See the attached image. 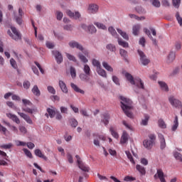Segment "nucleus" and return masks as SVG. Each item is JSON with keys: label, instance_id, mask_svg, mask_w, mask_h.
<instances>
[{"label": "nucleus", "instance_id": "10", "mask_svg": "<svg viewBox=\"0 0 182 182\" xmlns=\"http://www.w3.org/2000/svg\"><path fill=\"white\" fill-rule=\"evenodd\" d=\"M154 177V178H159L161 182H167L164 178V172H163V170L161 169H158Z\"/></svg>", "mask_w": 182, "mask_h": 182}, {"label": "nucleus", "instance_id": "11", "mask_svg": "<svg viewBox=\"0 0 182 182\" xmlns=\"http://www.w3.org/2000/svg\"><path fill=\"white\" fill-rule=\"evenodd\" d=\"M68 45L70 46V48H72L73 49H74L75 48L76 49H78L79 50H83V46H82V45H80L79 43H77L75 41H70Z\"/></svg>", "mask_w": 182, "mask_h": 182}, {"label": "nucleus", "instance_id": "36", "mask_svg": "<svg viewBox=\"0 0 182 182\" xmlns=\"http://www.w3.org/2000/svg\"><path fill=\"white\" fill-rule=\"evenodd\" d=\"M125 154L127 155V159H129V161L132 164H136V162L134 161V159H133V156L132 155V153H130V151H126Z\"/></svg>", "mask_w": 182, "mask_h": 182}, {"label": "nucleus", "instance_id": "47", "mask_svg": "<svg viewBox=\"0 0 182 182\" xmlns=\"http://www.w3.org/2000/svg\"><path fill=\"white\" fill-rule=\"evenodd\" d=\"M173 6L175 8H180V4H181V0H172Z\"/></svg>", "mask_w": 182, "mask_h": 182}, {"label": "nucleus", "instance_id": "20", "mask_svg": "<svg viewBox=\"0 0 182 182\" xmlns=\"http://www.w3.org/2000/svg\"><path fill=\"white\" fill-rule=\"evenodd\" d=\"M59 87L61 89L63 93L68 92V87H66V83H65V82H63V80L59 81Z\"/></svg>", "mask_w": 182, "mask_h": 182}, {"label": "nucleus", "instance_id": "43", "mask_svg": "<svg viewBox=\"0 0 182 182\" xmlns=\"http://www.w3.org/2000/svg\"><path fill=\"white\" fill-rule=\"evenodd\" d=\"M173 157H175L176 160H179V161H181L182 163V154L181 153L175 151L173 153Z\"/></svg>", "mask_w": 182, "mask_h": 182}, {"label": "nucleus", "instance_id": "44", "mask_svg": "<svg viewBox=\"0 0 182 182\" xmlns=\"http://www.w3.org/2000/svg\"><path fill=\"white\" fill-rule=\"evenodd\" d=\"M92 65L97 68V69H99L100 68H102V65L100 64V62L96 59H92Z\"/></svg>", "mask_w": 182, "mask_h": 182}, {"label": "nucleus", "instance_id": "24", "mask_svg": "<svg viewBox=\"0 0 182 182\" xmlns=\"http://www.w3.org/2000/svg\"><path fill=\"white\" fill-rule=\"evenodd\" d=\"M136 168L137 171H139V173H140V174L141 176L146 175V168L144 166H142L141 165L137 164L136 166Z\"/></svg>", "mask_w": 182, "mask_h": 182}, {"label": "nucleus", "instance_id": "35", "mask_svg": "<svg viewBox=\"0 0 182 182\" xmlns=\"http://www.w3.org/2000/svg\"><path fill=\"white\" fill-rule=\"evenodd\" d=\"M78 167L82 171L89 172V170H90V168H89L88 166H86L85 164H83V162H81V164H78Z\"/></svg>", "mask_w": 182, "mask_h": 182}, {"label": "nucleus", "instance_id": "58", "mask_svg": "<svg viewBox=\"0 0 182 182\" xmlns=\"http://www.w3.org/2000/svg\"><path fill=\"white\" fill-rule=\"evenodd\" d=\"M6 132H8V129L0 124V133H2V134H6Z\"/></svg>", "mask_w": 182, "mask_h": 182}, {"label": "nucleus", "instance_id": "9", "mask_svg": "<svg viewBox=\"0 0 182 182\" xmlns=\"http://www.w3.org/2000/svg\"><path fill=\"white\" fill-rule=\"evenodd\" d=\"M87 11V13L90 14H97V12L99 11V6L95 4H89Z\"/></svg>", "mask_w": 182, "mask_h": 182}, {"label": "nucleus", "instance_id": "51", "mask_svg": "<svg viewBox=\"0 0 182 182\" xmlns=\"http://www.w3.org/2000/svg\"><path fill=\"white\" fill-rule=\"evenodd\" d=\"M135 9L138 14H146V10L141 6H138L135 8Z\"/></svg>", "mask_w": 182, "mask_h": 182}, {"label": "nucleus", "instance_id": "14", "mask_svg": "<svg viewBox=\"0 0 182 182\" xmlns=\"http://www.w3.org/2000/svg\"><path fill=\"white\" fill-rule=\"evenodd\" d=\"M109 120H110V114L107 112L102 114L101 122L104 123L105 126L109 124Z\"/></svg>", "mask_w": 182, "mask_h": 182}, {"label": "nucleus", "instance_id": "21", "mask_svg": "<svg viewBox=\"0 0 182 182\" xmlns=\"http://www.w3.org/2000/svg\"><path fill=\"white\" fill-rule=\"evenodd\" d=\"M90 74L81 73L80 74V79L82 82H89L90 80Z\"/></svg>", "mask_w": 182, "mask_h": 182}, {"label": "nucleus", "instance_id": "54", "mask_svg": "<svg viewBox=\"0 0 182 182\" xmlns=\"http://www.w3.org/2000/svg\"><path fill=\"white\" fill-rule=\"evenodd\" d=\"M112 81L115 85H117L118 86H120V80H119V77H117L116 75L112 76Z\"/></svg>", "mask_w": 182, "mask_h": 182}, {"label": "nucleus", "instance_id": "25", "mask_svg": "<svg viewBox=\"0 0 182 182\" xmlns=\"http://www.w3.org/2000/svg\"><path fill=\"white\" fill-rule=\"evenodd\" d=\"M70 86L72 89L75 90V92H77V93H81V95H85V92L83 91V90H80V88H79L77 85H75V83H71Z\"/></svg>", "mask_w": 182, "mask_h": 182}, {"label": "nucleus", "instance_id": "16", "mask_svg": "<svg viewBox=\"0 0 182 182\" xmlns=\"http://www.w3.org/2000/svg\"><path fill=\"white\" fill-rule=\"evenodd\" d=\"M129 141V134L127 132L124 131L121 136L120 143L121 144H126Z\"/></svg>", "mask_w": 182, "mask_h": 182}, {"label": "nucleus", "instance_id": "2", "mask_svg": "<svg viewBox=\"0 0 182 182\" xmlns=\"http://www.w3.org/2000/svg\"><path fill=\"white\" fill-rule=\"evenodd\" d=\"M126 79L131 83V85H134L139 89H144V83L139 77L134 78L133 75L129 73H125L124 74Z\"/></svg>", "mask_w": 182, "mask_h": 182}, {"label": "nucleus", "instance_id": "19", "mask_svg": "<svg viewBox=\"0 0 182 182\" xmlns=\"http://www.w3.org/2000/svg\"><path fill=\"white\" fill-rule=\"evenodd\" d=\"M158 137L160 139L161 150L166 149V139L162 134H158Z\"/></svg>", "mask_w": 182, "mask_h": 182}, {"label": "nucleus", "instance_id": "3", "mask_svg": "<svg viewBox=\"0 0 182 182\" xmlns=\"http://www.w3.org/2000/svg\"><path fill=\"white\" fill-rule=\"evenodd\" d=\"M11 29L14 34H12V32H11V30H9L7 31L8 35H9V36H11V38H12L14 41H21V39H22V36L21 35V33L18 31L16 28L11 27Z\"/></svg>", "mask_w": 182, "mask_h": 182}, {"label": "nucleus", "instance_id": "31", "mask_svg": "<svg viewBox=\"0 0 182 182\" xmlns=\"http://www.w3.org/2000/svg\"><path fill=\"white\" fill-rule=\"evenodd\" d=\"M109 132H110L112 136H113L114 137V139L119 138V134L117 133V132H116V129L114 127H111L109 128Z\"/></svg>", "mask_w": 182, "mask_h": 182}, {"label": "nucleus", "instance_id": "38", "mask_svg": "<svg viewBox=\"0 0 182 182\" xmlns=\"http://www.w3.org/2000/svg\"><path fill=\"white\" fill-rule=\"evenodd\" d=\"M56 112L55 109H52L50 108H47V112L48 116H50V119H53L55 117V114H56Z\"/></svg>", "mask_w": 182, "mask_h": 182}, {"label": "nucleus", "instance_id": "4", "mask_svg": "<svg viewBox=\"0 0 182 182\" xmlns=\"http://www.w3.org/2000/svg\"><path fill=\"white\" fill-rule=\"evenodd\" d=\"M22 102L23 104V107H22L23 112H25L26 113H30L31 114L34 113V112H36V109H31L26 107L27 106H31V105H32V102H31L29 100L23 99Z\"/></svg>", "mask_w": 182, "mask_h": 182}, {"label": "nucleus", "instance_id": "46", "mask_svg": "<svg viewBox=\"0 0 182 182\" xmlns=\"http://www.w3.org/2000/svg\"><path fill=\"white\" fill-rule=\"evenodd\" d=\"M23 151L24 152V154H26V156H27V157H28L29 159H33V156H32V153L31 152V151H29V149H23Z\"/></svg>", "mask_w": 182, "mask_h": 182}, {"label": "nucleus", "instance_id": "49", "mask_svg": "<svg viewBox=\"0 0 182 182\" xmlns=\"http://www.w3.org/2000/svg\"><path fill=\"white\" fill-rule=\"evenodd\" d=\"M87 31H89L90 33H96L97 30H96L95 26L92 25L87 27Z\"/></svg>", "mask_w": 182, "mask_h": 182}, {"label": "nucleus", "instance_id": "12", "mask_svg": "<svg viewBox=\"0 0 182 182\" xmlns=\"http://www.w3.org/2000/svg\"><path fill=\"white\" fill-rule=\"evenodd\" d=\"M18 114H19L20 117H22V119H23L28 124H33V122L32 121V119H31V117H29V115L23 112H18Z\"/></svg>", "mask_w": 182, "mask_h": 182}, {"label": "nucleus", "instance_id": "62", "mask_svg": "<svg viewBox=\"0 0 182 182\" xmlns=\"http://www.w3.org/2000/svg\"><path fill=\"white\" fill-rule=\"evenodd\" d=\"M176 19H177L180 26H182V18H181V16H180V14L176 13Z\"/></svg>", "mask_w": 182, "mask_h": 182}, {"label": "nucleus", "instance_id": "50", "mask_svg": "<svg viewBox=\"0 0 182 182\" xmlns=\"http://www.w3.org/2000/svg\"><path fill=\"white\" fill-rule=\"evenodd\" d=\"M94 25H95V26H97V28H98L99 29H106V26H105L102 23L95 22L94 23Z\"/></svg>", "mask_w": 182, "mask_h": 182}, {"label": "nucleus", "instance_id": "27", "mask_svg": "<svg viewBox=\"0 0 182 182\" xmlns=\"http://www.w3.org/2000/svg\"><path fill=\"white\" fill-rule=\"evenodd\" d=\"M97 73L100 75V76H102V77H107V74L106 73V70L102 69V67L97 69Z\"/></svg>", "mask_w": 182, "mask_h": 182}, {"label": "nucleus", "instance_id": "28", "mask_svg": "<svg viewBox=\"0 0 182 182\" xmlns=\"http://www.w3.org/2000/svg\"><path fill=\"white\" fill-rule=\"evenodd\" d=\"M178 127V117L176 116L173 120V125L172 126V131L176 132Z\"/></svg>", "mask_w": 182, "mask_h": 182}, {"label": "nucleus", "instance_id": "17", "mask_svg": "<svg viewBox=\"0 0 182 182\" xmlns=\"http://www.w3.org/2000/svg\"><path fill=\"white\" fill-rule=\"evenodd\" d=\"M6 116L7 117H9V119H11L12 121L16 123V124H19L21 123V120L19 119V118H18L16 115L11 113H7Z\"/></svg>", "mask_w": 182, "mask_h": 182}, {"label": "nucleus", "instance_id": "8", "mask_svg": "<svg viewBox=\"0 0 182 182\" xmlns=\"http://www.w3.org/2000/svg\"><path fill=\"white\" fill-rule=\"evenodd\" d=\"M93 137H94V144L95 146H97L98 147L100 146V141L99 140H103V141L106 140V136L103 135H99L97 134H93Z\"/></svg>", "mask_w": 182, "mask_h": 182}, {"label": "nucleus", "instance_id": "1", "mask_svg": "<svg viewBox=\"0 0 182 182\" xmlns=\"http://www.w3.org/2000/svg\"><path fill=\"white\" fill-rule=\"evenodd\" d=\"M120 100H121V107L123 112L125 113L127 117H129L130 119H132V117H133V114H132L130 110H132V105L133 102H132V100H130V99H128L124 97H120Z\"/></svg>", "mask_w": 182, "mask_h": 182}, {"label": "nucleus", "instance_id": "23", "mask_svg": "<svg viewBox=\"0 0 182 182\" xmlns=\"http://www.w3.org/2000/svg\"><path fill=\"white\" fill-rule=\"evenodd\" d=\"M149 120H150V116L144 114V119H142L141 122V126H147L149 124Z\"/></svg>", "mask_w": 182, "mask_h": 182}, {"label": "nucleus", "instance_id": "7", "mask_svg": "<svg viewBox=\"0 0 182 182\" xmlns=\"http://www.w3.org/2000/svg\"><path fill=\"white\" fill-rule=\"evenodd\" d=\"M138 53L140 56V62L142 65L146 66L148 63H150V60L148 59V58L146 56V55H144V53H143V51L138 50Z\"/></svg>", "mask_w": 182, "mask_h": 182}, {"label": "nucleus", "instance_id": "39", "mask_svg": "<svg viewBox=\"0 0 182 182\" xmlns=\"http://www.w3.org/2000/svg\"><path fill=\"white\" fill-rule=\"evenodd\" d=\"M4 124H6V126H8V127H10L11 129L12 132H14V133H18V128L14 125H11L9 122H4Z\"/></svg>", "mask_w": 182, "mask_h": 182}, {"label": "nucleus", "instance_id": "29", "mask_svg": "<svg viewBox=\"0 0 182 182\" xmlns=\"http://www.w3.org/2000/svg\"><path fill=\"white\" fill-rule=\"evenodd\" d=\"M132 31H133V35H134L135 36H137L140 31V24H136L132 28Z\"/></svg>", "mask_w": 182, "mask_h": 182}, {"label": "nucleus", "instance_id": "57", "mask_svg": "<svg viewBox=\"0 0 182 182\" xmlns=\"http://www.w3.org/2000/svg\"><path fill=\"white\" fill-rule=\"evenodd\" d=\"M49 93H51L52 95H55L56 94V90H55V88L52 86H48L47 87Z\"/></svg>", "mask_w": 182, "mask_h": 182}, {"label": "nucleus", "instance_id": "52", "mask_svg": "<svg viewBox=\"0 0 182 182\" xmlns=\"http://www.w3.org/2000/svg\"><path fill=\"white\" fill-rule=\"evenodd\" d=\"M70 72L73 79H75V77H76V69L73 67H70Z\"/></svg>", "mask_w": 182, "mask_h": 182}, {"label": "nucleus", "instance_id": "45", "mask_svg": "<svg viewBox=\"0 0 182 182\" xmlns=\"http://www.w3.org/2000/svg\"><path fill=\"white\" fill-rule=\"evenodd\" d=\"M70 124L71 127H77V121L75 118H71L70 120Z\"/></svg>", "mask_w": 182, "mask_h": 182}, {"label": "nucleus", "instance_id": "30", "mask_svg": "<svg viewBox=\"0 0 182 182\" xmlns=\"http://www.w3.org/2000/svg\"><path fill=\"white\" fill-rule=\"evenodd\" d=\"M117 31L118 33H119V35H121V36H122L124 39H125L126 41H129V35H127L126 32L120 30L119 28H117Z\"/></svg>", "mask_w": 182, "mask_h": 182}, {"label": "nucleus", "instance_id": "42", "mask_svg": "<svg viewBox=\"0 0 182 182\" xmlns=\"http://www.w3.org/2000/svg\"><path fill=\"white\" fill-rule=\"evenodd\" d=\"M119 55L125 59V60L127 62V51H126L124 49H120L119 50Z\"/></svg>", "mask_w": 182, "mask_h": 182}, {"label": "nucleus", "instance_id": "13", "mask_svg": "<svg viewBox=\"0 0 182 182\" xmlns=\"http://www.w3.org/2000/svg\"><path fill=\"white\" fill-rule=\"evenodd\" d=\"M34 154L37 157H39L40 159H43V160H45V161H48V157L43 154L42 151L39 149H36L34 150Z\"/></svg>", "mask_w": 182, "mask_h": 182}, {"label": "nucleus", "instance_id": "40", "mask_svg": "<svg viewBox=\"0 0 182 182\" xmlns=\"http://www.w3.org/2000/svg\"><path fill=\"white\" fill-rule=\"evenodd\" d=\"M158 124H159V127H160L161 129H166L167 127L166 122H164V120L161 119H159Z\"/></svg>", "mask_w": 182, "mask_h": 182}, {"label": "nucleus", "instance_id": "34", "mask_svg": "<svg viewBox=\"0 0 182 182\" xmlns=\"http://www.w3.org/2000/svg\"><path fill=\"white\" fill-rule=\"evenodd\" d=\"M117 39H118V45H119V46H122V48H129V43L127 42L124 41L119 37Z\"/></svg>", "mask_w": 182, "mask_h": 182}, {"label": "nucleus", "instance_id": "48", "mask_svg": "<svg viewBox=\"0 0 182 182\" xmlns=\"http://www.w3.org/2000/svg\"><path fill=\"white\" fill-rule=\"evenodd\" d=\"M107 49L111 52H116V46L113 44H108L107 46Z\"/></svg>", "mask_w": 182, "mask_h": 182}, {"label": "nucleus", "instance_id": "33", "mask_svg": "<svg viewBox=\"0 0 182 182\" xmlns=\"http://www.w3.org/2000/svg\"><path fill=\"white\" fill-rule=\"evenodd\" d=\"M102 66L108 72H113V68H112V66H110L106 61L102 62Z\"/></svg>", "mask_w": 182, "mask_h": 182}, {"label": "nucleus", "instance_id": "26", "mask_svg": "<svg viewBox=\"0 0 182 182\" xmlns=\"http://www.w3.org/2000/svg\"><path fill=\"white\" fill-rule=\"evenodd\" d=\"M159 85L161 89V90H164V92H167L168 90V86H167V84L163 81H159Z\"/></svg>", "mask_w": 182, "mask_h": 182}, {"label": "nucleus", "instance_id": "5", "mask_svg": "<svg viewBox=\"0 0 182 182\" xmlns=\"http://www.w3.org/2000/svg\"><path fill=\"white\" fill-rule=\"evenodd\" d=\"M169 103H171V106L173 107H178V109H181V102L180 100L176 99L174 96H170L168 98Z\"/></svg>", "mask_w": 182, "mask_h": 182}, {"label": "nucleus", "instance_id": "61", "mask_svg": "<svg viewBox=\"0 0 182 182\" xmlns=\"http://www.w3.org/2000/svg\"><path fill=\"white\" fill-rule=\"evenodd\" d=\"M65 55L68 59H69V60H72L73 62H76V58H75V56L70 55V53H66Z\"/></svg>", "mask_w": 182, "mask_h": 182}, {"label": "nucleus", "instance_id": "6", "mask_svg": "<svg viewBox=\"0 0 182 182\" xmlns=\"http://www.w3.org/2000/svg\"><path fill=\"white\" fill-rule=\"evenodd\" d=\"M52 54L55 57L58 65H60V63L63 62V55H62V53L60 52L57 50H54L52 51Z\"/></svg>", "mask_w": 182, "mask_h": 182}, {"label": "nucleus", "instance_id": "15", "mask_svg": "<svg viewBox=\"0 0 182 182\" xmlns=\"http://www.w3.org/2000/svg\"><path fill=\"white\" fill-rule=\"evenodd\" d=\"M22 16H23V11H22V9H18V16H15L16 22L18 25H22Z\"/></svg>", "mask_w": 182, "mask_h": 182}, {"label": "nucleus", "instance_id": "37", "mask_svg": "<svg viewBox=\"0 0 182 182\" xmlns=\"http://www.w3.org/2000/svg\"><path fill=\"white\" fill-rule=\"evenodd\" d=\"M32 92L35 96H41V90H39V88L38 87V85H34L32 89Z\"/></svg>", "mask_w": 182, "mask_h": 182}, {"label": "nucleus", "instance_id": "41", "mask_svg": "<svg viewBox=\"0 0 182 182\" xmlns=\"http://www.w3.org/2000/svg\"><path fill=\"white\" fill-rule=\"evenodd\" d=\"M83 70L86 75H90V73H92L90 67L87 64L84 65Z\"/></svg>", "mask_w": 182, "mask_h": 182}, {"label": "nucleus", "instance_id": "59", "mask_svg": "<svg viewBox=\"0 0 182 182\" xmlns=\"http://www.w3.org/2000/svg\"><path fill=\"white\" fill-rule=\"evenodd\" d=\"M46 47H47L48 49H53V48H55V44H53V43L50 42V41H47V42L46 43Z\"/></svg>", "mask_w": 182, "mask_h": 182}, {"label": "nucleus", "instance_id": "22", "mask_svg": "<svg viewBox=\"0 0 182 182\" xmlns=\"http://www.w3.org/2000/svg\"><path fill=\"white\" fill-rule=\"evenodd\" d=\"M176 59V53L171 51L168 55L167 62L168 63H171Z\"/></svg>", "mask_w": 182, "mask_h": 182}, {"label": "nucleus", "instance_id": "64", "mask_svg": "<svg viewBox=\"0 0 182 182\" xmlns=\"http://www.w3.org/2000/svg\"><path fill=\"white\" fill-rule=\"evenodd\" d=\"M10 63L12 68H14V69H16V68H18V65H16V61H15L14 58H11Z\"/></svg>", "mask_w": 182, "mask_h": 182}, {"label": "nucleus", "instance_id": "56", "mask_svg": "<svg viewBox=\"0 0 182 182\" xmlns=\"http://www.w3.org/2000/svg\"><path fill=\"white\" fill-rule=\"evenodd\" d=\"M124 181H136V178L130 176H127L124 178Z\"/></svg>", "mask_w": 182, "mask_h": 182}, {"label": "nucleus", "instance_id": "32", "mask_svg": "<svg viewBox=\"0 0 182 182\" xmlns=\"http://www.w3.org/2000/svg\"><path fill=\"white\" fill-rule=\"evenodd\" d=\"M109 32L111 33L114 38H116L117 39L119 38V35L117 34V32H116V30L113 27H109L108 28Z\"/></svg>", "mask_w": 182, "mask_h": 182}, {"label": "nucleus", "instance_id": "63", "mask_svg": "<svg viewBox=\"0 0 182 182\" xmlns=\"http://www.w3.org/2000/svg\"><path fill=\"white\" fill-rule=\"evenodd\" d=\"M16 145L18 146H23L25 147V146H26V142H23L21 141H16Z\"/></svg>", "mask_w": 182, "mask_h": 182}, {"label": "nucleus", "instance_id": "53", "mask_svg": "<svg viewBox=\"0 0 182 182\" xmlns=\"http://www.w3.org/2000/svg\"><path fill=\"white\" fill-rule=\"evenodd\" d=\"M79 59L83 62V63H87L89 62V60L86 58V57L82 54H79L78 55Z\"/></svg>", "mask_w": 182, "mask_h": 182}, {"label": "nucleus", "instance_id": "60", "mask_svg": "<svg viewBox=\"0 0 182 182\" xmlns=\"http://www.w3.org/2000/svg\"><path fill=\"white\" fill-rule=\"evenodd\" d=\"M19 131L21 132V133H23V134H26L28 130L26 129V127H23V126H19L18 127Z\"/></svg>", "mask_w": 182, "mask_h": 182}, {"label": "nucleus", "instance_id": "55", "mask_svg": "<svg viewBox=\"0 0 182 182\" xmlns=\"http://www.w3.org/2000/svg\"><path fill=\"white\" fill-rule=\"evenodd\" d=\"M152 5L154 6H155L156 8H160L161 6V4H160V1L159 0H152Z\"/></svg>", "mask_w": 182, "mask_h": 182}, {"label": "nucleus", "instance_id": "18", "mask_svg": "<svg viewBox=\"0 0 182 182\" xmlns=\"http://www.w3.org/2000/svg\"><path fill=\"white\" fill-rule=\"evenodd\" d=\"M154 144V142H153V141H149V139H145L143 141V145L145 149H147V150H151V149L153 147Z\"/></svg>", "mask_w": 182, "mask_h": 182}]
</instances>
